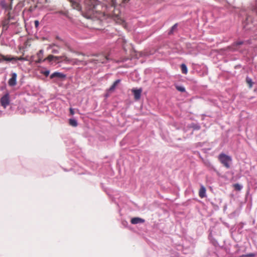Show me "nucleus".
Listing matches in <instances>:
<instances>
[{
	"label": "nucleus",
	"instance_id": "obj_1",
	"mask_svg": "<svg viewBox=\"0 0 257 257\" xmlns=\"http://www.w3.org/2000/svg\"><path fill=\"white\" fill-rule=\"evenodd\" d=\"M125 0H122L124 2ZM111 2L110 9H113L112 12L108 13L105 10L106 7H103L102 5L97 4L95 0H87L85 2L84 10L82 12L83 16L87 19H100L103 17H112L114 19L117 18L118 20V14H115L112 13L114 7L118 4L117 0H110Z\"/></svg>",
	"mask_w": 257,
	"mask_h": 257
},
{
	"label": "nucleus",
	"instance_id": "obj_2",
	"mask_svg": "<svg viewBox=\"0 0 257 257\" xmlns=\"http://www.w3.org/2000/svg\"><path fill=\"white\" fill-rule=\"evenodd\" d=\"M218 160L226 168L228 169L230 167V164L232 162L231 157L226 155L225 154L221 153L218 157Z\"/></svg>",
	"mask_w": 257,
	"mask_h": 257
},
{
	"label": "nucleus",
	"instance_id": "obj_3",
	"mask_svg": "<svg viewBox=\"0 0 257 257\" xmlns=\"http://www.w3.org/2000/svg\"><path fill=\"white\" fill-rule=\"evenodd\" d=\"M109 60L108 56H105L103 54H99L95 56V58L90 59L89 62H94L96 64L105 63H106Z\"/></svg>",
	"mask_w": 257,
	"mask_h": 257
},
{
	"label": "nucleus",
	"instance_id": "obj_4",
	"mask_svg": "<svg viewBox=\"0 0 257 257\" xmlns=\"http://www.w3.org/2000/svg\"><path fill=\"white\" fill-rule=\"evenodd\" d=\"M44 57V51L40 50L36 54V56H32V58L36 63H40L43 61Z\"/></svg>",
	"mask_w": 257,
	"mask_h": 257
},
{
	"label": "nucleus",
	"instance_id": "obj_5",
	"mask_svg": "<svg viewBox=\"0 0 257 257\" xmlns=\"http://www.w3.org/2000/svg\"><path fill=\"white\" fill-rule=\"evenodd\" d=\"M65 60L66 63H70L73 65H79L84 61V58L79 59L77 58L70 59L68 57H66Z\"/></svg>",
	"mask_w": 257,
	"mask_h": 257
},
{
	"label": "nucleus",
	"instance_id": "obj_6",
	"mask_svg": "<svg viewBox=\"0 0 257 257\" xmlns=\"http://www.w3.org/2000/svg\"><path fill=\"white\" fill-rule=\"evenodd\" d=\"M1 105L6 108L10 103L9 95L7 93L1 98Z\"/></svg>",
	"mask_w": 257,
	"mask_h": 257
},
{
	"label": "nucleus",
	"instance_id": "obj_7",
	"mask_svg": "<svg viewBox=\"0 0 257 257\" xmlns=\"http://www.w3.org/2000/svg\"><path fill=\"white\" fill-rule=\"evenodd\" d=\"M60 47L55 43H52L48 45L47 49H51L52 53L53 54H58Z\"/></svg>",
	"mask_w": 257,
	"mask_h": 257
},
{
	"label": "nucleus",
	"instance_id": "obj_8",
	"mask_svg": "<svg viewBox=\"0 0 257 257\" xmlns=\"http://www.w3.org/2000/svg\"><path fill=\"white\" fill-rule=\"evenodd\" d=\"M2 57H3V59L5 60H6L7 61H11L12 60H20V61H26L27 60V59L26 58L23 57H8L7 56L2 55Z\"/></svg>",
	"mask_w": 257,
	"mask_h": 257
},
{
	"label": "nucleus",
	"instance_id": "obj_9",
	"mask_svg": "<svg viewBox=\"0 0 257 257\" xmlns=\"http://www.w3.org/2000/svg\"><path fill=\"white\" fill-rule=\"evenodd\" d=\"M132 91L134 94L135 99L136 100H139L141 98V93L142 92V89L140 88V89H137L134 88L132 90Z\"/></svg>",
	"mask_w": 257,
	"mask_h": 257
},
{
	"label": "nucleus",
	"instance_id": "obj_10",
	"mask_svg": "<svg viewBox=\"0 0 257 257\" xmlns=\"http://www.w3.org/2000/svg\"><path fill=\"white\" fill-rule=\"evenodd\" d=\"M17 75L16 73H13L12 74V77L8 81L9 85L11 86H13L16 85L17 83Z\"/></svg>",
	"mask_w": 257,
	"mask_h": 257
},
{
	"label": "nucleus",
	"instance_id": "obj_11",
	"mask_svg": "<svg viewBox=\"0 0 257 257\" xmlns=\"http://www.w3.org/2000/svg\"><path fill=\"white\" fill-rule=\"evenodd\" d=\"M55 77L60 79H64L66 77V75L63 73L60 72H55L54 73H52L50 76V78L51 79H53Z\"/></svg>",
	"mask_w": 257,
	"mask_h": 257
},
{
	"label": "nucleus",
	"instance_id": "obj_12",
	"mask_svg": "<svg viewBox=\"0 0 257 257\" xmlns=\"http://www.w3.org/2000/svg\"><path fill=\"white\" fill-rule=\"evenodd\" d=\"M144 222H145L144 219L139 218V217L133 218L131 220V222L133 224H136L138 223H144Z\"/></svg>",
	"mask_w": 257,
	"mask_h": 257
},
{
	"label": "nucleus",
	"instance_id": "obj_13",
	"mask_svg": "<svg viewBox=\"0 0 257 257\" xmlns=\"http://www.w3.org/2000/svg\"><path fill=\"white\" fill-rule=\"evenodd\" d=\"M120 80L117 79L115 80L112 85L110 87V88L108 89L107 91L108 92H113L114 89H115L116 87L117 86V85L120 83Z\"/></svg>",
	"mask_w": 257,
	"mask_h": 257
},
{
	"label": "nucleus",
	"instance_id": "obj_14",
	"mask_svg": "<svg viewBox=\"0 0 257 257\" xmlns=\"http://www.w3.org/2000/svg\"><path fill=\"white\" fill-rule=\"evenodd\" d=\"M199 196L201 198H203L206 196V188L203 185L201 186L199 189Z\"/></svg>",
	"mask_w": 257,
	"mask_h": 257
},
{
	"label": "nucleus",
	"instance_id": "obj_15",
	"mask_svg": "<svg viewBox=\"0 0 257 257\" xmlns=\"http://www.w3.org/2000/svg\"><path fill=\"white\" fill-rule=\"evenodd\" d=\"M70 2L74 9H76L77 10H80L81 9V6L77 2L73 0H70Z\"/></svg>",
	"mask_w": 257,
	"mask_h": 257
},
{
	"label": "nucleus",
	"instance_id": "obj_16",
	"mask_svg": "<svg viewBox=\"0 0 257 257\" xmlns=\"http://www.w3.org/2000/svg\"><path fill=\"white\" fill-rule=\"evenodd\" d=\"M243 41H238V42H236L235 43H234L232 45V49L233 50H238L239 49V46L241 45H242L243 44Z\"/></svg>",
	"mask_w": 257,
	"mask_h": 257
},
{
	"label": "nucleus",
	"instance_id": "obj_17",
	"mask_svg": "<svg viewBox=\"0 0 257 257\" xmlns=\"http://www.w3.org/2000/svg\"><path fill=\"white\" fill-rule=\"evenodd\" d=\"M67 57L65 55L61 56H55V62H61L62 61L65 62V58Z\"/></svg>",
	"mask_w": 257,
	"mask_h": 257
},
{
	"label": "nucleus",
	"instance_id": "obj_18",
	"mask_svg": "<svg viewBox=\"0 0 257 257\" xmlns=\"http://www.w3.org/2000/svg\"><path fill=\"white\" fill-rule=\"evenodd\" d=\"M48 61L51 62L52 61H55V56L53 55H49L46 58L44 59L43 61Z\"/></svg>",
	"mask_w": 257,
	"mask_h": 257
},
{
	"label": "nucleus",
	"instance_id": "obj_19",
	"mask_svg": "<svg viewBox=\"0 0 257 257\" xmlns=\"http://www.w3.org/2000/svg\"><path fill=\"white\" fill-rule=\"evenodd\" d=\"M69 123L70 125L74 127L77 126L78 124L77 121L75 119L72 118L69 119Z\"/></svg>",
	"mask_w": 257,
	"mask_h": 257
},
{
	"label": "nucleus",
	"instance_id": "obj_20",
	"mask_svg": "<svg viewBox=\"0 0 257 257\" xmlns=\"http://www.w3.org/2000/svg\"><path fill=\"white\" fill-rule=\"evenodd\" d=\"M181 69L182 73L186 74L188 72V69L185 64H182L181 65Z\"/></svg>",
	"mask_w": 257,
	"mask_h": 257
},
{
	"label": "nucleus",
	"instance_id": "obj_21",
	"mask_svg": "<svg viewBox=\"0 0 257 257\" xmlns=\"http://www.w3.org/2000/svg\"><path fill=\"white\" fill-rule=\"evenodd\" d=\"M246 82L248 85L249 88H251L252 87L253 82L250 78L247 77L246 78Z\"/></svg>",
	"mask_w": 257,
	"mask_h": 257
},
{
	"label": "nucleus",
	"instance_id": "obj_22",
	"mask_svg": "<svg viewBox=\"0 0 257 257\" xmlns=\"http://www.w3.org/2000/svg\"><path fill=\"white\" fill-rule=\"evenodd\" d=\"M233 187L236 191H240L242 188V186L238 183L234 184Z\"/></svg>",
	"mask_w": 257,
	"mask_h": 257
},
{
	"label": "nucleus",
	"instance_id": "obj_23",
	"mask_svg": "<svg viewBox=\"0 0 257 257\" xmlns=\"http://www.w3.org/2000/svg\"><path fill=\"white\" fill-rule=\"evenodd\" d=\"M191 127L196 130H199L200 128V126L199 125L194 123L191 124Z\"/></svg>",
	"mask_w": 257,
	"mask_h": 257
},
{
	"label": "nucleus",
	"instance_id": "obj_24",
	"mask_svg": "<svg viewBox=\"0 0 257 257\" xmlns=\"http://www.w3.org/2000/svg\"><path fill=\"white\" fill-rule=\"evenodd\" d=\"M41 73L44 75L46 77H47L50 74V71L48 70L45 71H41Z\"/></svg>",
	"mask_w": 257,
	"mask_h": 257
},
{
	"label": "nucleus",
	"instance_id": "obj_25",
	"mask_svg": "<svg viewBox=\"0 0 257 257\" xmlns=\"http://www.w3.org/2000/svg\"><path fill=\"white\" fill-rule=\"evenodd\" d=\"M176 89L180 92H184L185 91V89L182 86H176Z\"/></svg>",
	"mask_w": 257,
	"mask_h": 257
},
{
	"label": "nucleus",
	"instance_id": "obj_26",
	"mask_svg": "<svg viewBox=\"0 0 257 257\" xmlns=\"http://www.w3.org/2000/svg\"><path fill=\"white\" fill-rule=\"evenodd\" d=\"M35 26L36 28H37L39 26V22L38 20H36L34 22Z\"/></svg>",
	"mask_w": 257,
	"mask_h": 257
},
{
	"label": "nucleus",
	"instance_id": "obj_27",
	"mask_svg": "<svg viewBox=\"0 0 257 257\" xmlns=\"http://www.w3.org/2000/svg\"><path fill=\"white\" fill-rule=\"evenodd\" d=\"M69 111L71 115H73L74 114V111L73 108H70Z\"/></svg>",
	"mask_w": 257,
	"mask_h": 257
},
{
	"label": "nucleus",
	"instance_id": "obj_28",
	"mask_svg": "<svg viewBox=\"0 0 257 257\" xmlns=\"http://www.w3.org/2000/svg\"><path fill=\"white\" fill-rule=\"evenodd\" d=\"M177 27V24H175L172 27V30H171V32L173 31L175 29H176Z\"/></svg>",
	"mask_w": 257,
	"mask_h": 257
},
{
	"label": "nucleus",
	"instance_id": "obj_29",
	"mask_svg": "<svg viewBox=\"0 0 257 257\" xmlns=\"http://www.w3.org/2000/svg\"><path fill=\"white\" fill-rule=\"evenodd\" d=\"M2 54H0V62L3 61H5V60L3 59V57H2Z\"/></svg>",
	"mask_w": 257,
	"mask_h": 257
},
{
	"label": "nucleus",
	"instance_id": "obj_30",
	"mask_svg": "<svg viewBox=\"0 0 257 257\" xmlns=\"http://www.w3.org/2000/svg\"><path fill=\"white\" fill-rule=\"evenodd\" d=\"M77 54H78V55H82L83 56H84V54H82V53H77Z\"/></svg>",
	"mask_w": 257,
	"mask_h": 257
},
{
	"label": "nucleus",
	"instance_id": "obj_31",
	"mask_svg": "<svg viewBox=\"0 0 257 257\" xmlns=\"http://www.w3.org/2000/svg\"><path fill=\"white\" fill-rule=\"evenodd\" d=\"M125 1H126V0L124 2H122V0H121V2H120V3H119V5H120L121 3H124V2H125Z\"/></svg>",
	"mask_w": 257,
	"mask_h": 257
},
{
	"label": "nucleus",
	"instance_id": "obj_32",
	"mask_svg": "<svg viewBox=\"0 0 257 257\" xmlns=\"http://www.w3.org/2000/svg\"><path fill=\"white\" fill-rule=\"evenodd\" d=\"M125 1H126V0L124 2H122V0H121V2H120V3H119V5H120L121 3H124V2H125Z\"/></svg>",
	"mask_w": 257,
	"mask_h": 257
},
{
	"label": "nucleus",
	"instance_id": "obj_33",
	"mask_svg": "<svg viewBox=\"0 0 257 257\" xmlns=\"http://www.w3.org/2000/svg\"><path fill=\"white\" fill-rule=\"evenodd\" d=\"M249 256H254V255H253V254H250Z\"/></svg>",
	"mask_w": 257,
	"mask_h": 257
},
{
	"label": "nucleus",
	"instance_id": "obj_34",
	"mask_svg": "<svg viewBox=\"0 0 257 257\" xmlns=\"http://www.w3.org/2000/svg\"><path fill=\"white\" fill-rule=\"evenodd\" d=\"M5 23L8 24V21H6V22H5L4 23V24H5Z\"/></svg>",
	"mask_w": 257,
	"mask_h": 257
},
{
	"label": "nucleus",
	"instance_id": "obj_35",
	"mask_svg": "<svg viewBox=\"0 0 257 257\" xmlns=\"http://www.w3.org/2000/svg\"><path fill=\"white\" fill-rule=\"evenodd\" d=\"M87 64V62H85V63H84V65H86Z\"/></svg>",
	"mask_w": 257,
	"mask_h": 257
}]
</instances>
